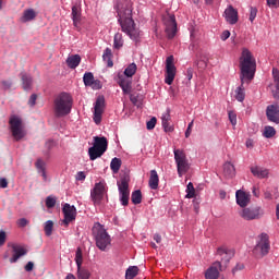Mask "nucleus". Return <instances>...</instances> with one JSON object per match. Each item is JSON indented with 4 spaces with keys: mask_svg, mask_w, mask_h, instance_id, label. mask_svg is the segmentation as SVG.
Instances as JSON below:
<instances>
[{
    "mask_svg": "<svg viewBox=\"0 0 279 279\" xmlns=\"http://www.w3.org/2000/svg\"><path fill=\"white\" fill-rule=\"evenodd\" d=\"M106 110V98L104 96H98L94 104V123L99 125Z\"/></svg>",
    "mask_w": 279,
    "mask_h": 279,
    "instance_id": "11",
    "label": "nucleus"
},
{
    "mask_svg": "<svg viewBox=\"0 0 279 279\" xmlns=\"http://www.w3.org/2000/svg\"><path fill=\"white\" fill-rule=\"evenodd\" d=\"M235 199H236L238 206H240L241 208H245L247 204H250L251 198H250V194H247L242 190H238L235 192Z\"/></svg>",
    "mask_w": 279,
    "mask_h": 279,
    "instance_id": "20",
    "label": "nucleus"
},
{
    "mask_svg": "<svg viewBox=\"0 0 279 279\" xmlns=\"http://www.w3.org/2000/svg\"><path fill=\"white\" fill-rule=\"evenodd\" d=\"M220 38L221 40H228L230 38V31H223Z\"/></svg>",
    "mask_w": 279,
    "mask_h": 279,
    "instance_id": "64",
    "label": "nucleus"
},
{
    "mask_svg": "<svg viewBox=\"0 0 279 279\" xmlns=\"http://www.w3.org/2000/svg\"><path fill=\"white\" fill-rule=\"evenodd\" d=\"M104 154H106L104 150L95 146L88 148L89 160H97V158H101Z\"/></svg>",
    "mask_w": 279,
    "mask_h": 279,
    "instance_id": "27",
    "label": "nucleus"
},
{
    "mask_svg": "<svg viewBox=\"0 0 279 279\" xmlns=\"http://www.w3.org/2000/svg\"><path fill=\"white\" fill-rule=\"evenodd\" d=\"M138 276V267L130 266L125 271L126 279H135Z\"/></svg>",
    "mask_w": 279,
    "mask_h": 279,
    "instance_id": "33",
    "label": "nucleus"
},
{
    "mask_svg": "<svg viewBox=\"0 0 279 279\" xmlns=\"http://www.w3.org/2000/svg\"><path fill=\"white\" fill-rule=\"evenodd\" d=\"M266 117L271 123H279V105H270L266 108Z\"/></svg>",
    "mask_w": 279,
    "mask_h": 279,
    "instance_id": "18",
    "label": "nucleus"
},
{
    "mask_svg": "<svg viewBox=\"0 0 279 279\" xmlns=\"http://www.w3.org/2000/svg\"><path fill=\"white\" fill-rule=\"evenodd\" d=\"M251 173L254 175V178H258L259 180H265V178H269V170L260 166H252Z\"/></svg>",
    "mask_w": 279,
    "mask_h": 279,
    "instance_id": "21",
    "label": "nucleus"
},
{
    "mask_svg": "<svg viewBox=\"0 0 279 279\" xmlns=\"http://www.w3.org/2000/svg\"><path fill=\"white\" fill-rule=\"evenodd\" d=\"M82 62V57L80 54L71 56V69H77Z\"/></svg>",
    "mask_w": 279,
    "mask_h": 279,
    "instance_id": "39",
    "label": "nucleus"
},
{
    "mask_svg": "<svg viewBox=\"0 0 279 279\" xmlns=\"http://www.w3.org/2000/svg\"><path fill=\"white\" fill-rule=\"evenodd\" d=\"M191 132H193V121L189 123L187 129L185 131V138H189L191 136Z\"/></svg>",
    "mask_w": 279,
    "mask_h": 279,
    "instance_id": "60",
    "label": "nucleus"
},
{
    "mask_svg": "<svg viewBox=\"0 0 279 279\" xmlns=\"http://www.w3.org/2000/svg\"><path fill=\"white\" fill-rule=\"evenodd\" d=\"M157 121H158V120L156 119V117H153V118L146 123L147 130H154V128H156Z\"/></svg>",
    "mask_w": 279,
    "mask_h": 279,
    "instance_id": "49",
    "label": "nucleus"
},
{
    "mask_svg": "<svg viewBox=\"0 0 279 279\" xmlns=\"http://www.w3.org/2000/svg\"><path fill=\"white\" fill-rule=\"evenodd\" d=\"M123 47V35L117 33L113 37V49H121Z\"/></svg>",
    "mask_w": 279,
    "mask_h": 279,
    "instance_id": "36",
    "label": "nucleus"
},
{
    "mask_svg": "<svg viewBox=\"0 0 279 279\" xmlns=\"http://www.w3.org/2000/svg\"><path fill=\"white\" fill-rule=\"evenodd\" d=\"M54 117L62 118L66 117L71 112V94L61 93L53 101Z\"/></svg>",
    "mask_w": 279,
    "mask_h": 279,
    "instance_id": "3",
    "label": "nucleus"
},
{
    "mask_svg": "<svg viewBox=\"0 0 279 279\" xmlns=\"http://www.w3.org/2000/svg\"><path fill=\"white\" fill-rule=\"evenodd\" d=\"M117 84L122 88L123 95L132 94V81H130L125 75L119 73L117 78Z\"/></svg>",
    "mask_w": 279,
    "mask_h": 279,
    "instance_id": "15",
    "label": "nucleus"
},
{
    "mask_svg": "<svg viewBox=\"0 0 279 279\" xmlns=\"http://www.w3.org/2000/svg\"><path fill=\"white\" fill-rule=\"evenodd\" d=\"M3 90H10L12 88V81H1Z\"/></svg>",
    "mask_w": 279,
    "mask_h": 279,
    "instance_id": "53",
    "label": "nucleus"
},
{
    "mask_svg": "<svg viewBox=\"0 0 279 279\" xmlns=\"http://www.w3.org/2000/svg\"><path fill=\"white\" fill-rule=\"evenodd\" d=\"M158 184H160V178L158 177V172L156 170H150V177L148 180V186L151 191H157Z\"/></svg>",
    "mask_w": 279,
    "mask_h": 279,
    "instance_id": "26",
    "label": "nucleus"
},
{
    "mask_svg": "<svg viewBox=\"0 0 279 279\" xmlns=\"http://www.w3.org/2000/svg\"><path fill=\"white\" fill-rule=\"evenodd\" d=\"M199 38V36L197 35V31L192 29L191 31V40L192 44L190 45V49H192V51H195V49H197V39Z\"/></svg>",
    "mask_w": 279,
    "mask_h": 279,
    "instance_id": "37",
    "label": "nucleus"
},
{
    "mask_svg": "<svg viewBox=\"0 0 279 279\" xmlns=\"http://www.w3.org/2000/svg\"><path fill=\"white\" fill-rule=\"evenodd\" d=\"M174 160L177 163V171L180 178L189 171V159H186V153L182 149H174Z\"/></svg>",
    "mask_w": 279,
    "mask_h": 279,
    "instance_id": "8",
    "label": "nucleus"
},
{
    "mask_svg": "<svg viewBox=\"0 0 279 279\" xmlns=\"http://www.w3.org/2000/svg\"><path fill=\"white\" fill-rule=\"evenodd\" d=\"M11 133L15 141H21L25 138V129H23V120L21 118L13 116L9 120Z\"/></svg>",
    "mask_w": 279,
    "mask_h": 279,
    "instance_id": "7",
    "label": "nucleus"
},
{
    "mask_svg": "<svg viewBox=\"0 0 279 279\" xmlns=\"http://www.w3.org/2000/svg\"><path fill=\"white\" fill-rule=\"evenodd\" d=\"M121 165H122L121 158L114 157L110 163V169L112 173H119V170L121 169Z\"/></svg>",
    "mask_w": 279,
    "mask_h": 279,
    "instance_id": "34",
    "label": "nucleus"
},
{
    "mask_svg": "<svg viewBox=\"0 0 279 279\" xmlns=\"http://www.w3.org/2000/svg\"><path fill=\"white\" fill-rule=\"evenodd\" d=\"M217 254L218 256H228V254H230V250L226 246H220L217 248Z\"/></svg>",
    "mask_w": 279,
    "mask_h": 279,
    "instance_id": "47",
    "label": "nucleus"
},
{
    "mask_svg": "<svg viewBox=\"0 0 279 279\" xmlns=\"http://www.w3.org/2000/svg\"><path fill=\"white\" fill-rule=\"evenodd\" d=\"M120 195V202L122 206H128L130 204V194H119Z\"/></svg>",
    "mask_w": 279,
    "mask_h": 279,
    "instance_id": "46",
    "label": "nucleus"
},
{
    "mask_svg": "<svg viewBox=\"0 0 279 279\" xmlns=\"http://www.w3.org/2000/svg\"><path fill=\"white\" fill-rule=\"evenodd\" d=\"M44 231H45L46 236H51V234H53V221L52 220H48L45 222Z\"/></svg>",
    "mask_w": 279,
    "mask_h": 279,
    "instance_id": "38",
    "label": "nucleus"
},
{
    "mask_svg": "<svg viewBox=\"0 0 279 279\" xmlns=\"http://www.w3.org/2000/svg\"><path fill=\"white\" fill-rule=\"evenodd\" d=\"M94 90H100L101 88V81L99 80H94L93 84L89 85Z\"/></svg>",
    "mask_w": 279,
    "mask_h": 279,
    "instance_id": "52",
    "label": "nucleus"
},
{
    "mask_svg": "<svg viewBox=\"0 0 279 279\" xmlns=\"http://www.w3.org/2000/svg\"><path fill=\"white\" fill-rule=\"evenodd\" d=\"M57 202H58V197H56L53 195H49V196L46 197V207L54 208Z\"/></svg>",
    "mask_w": 279,
    "mask_h": 279,
    "instance_id": "41",
    "label": "nucleus"
},
{
    "mask_svg": "<svg viewBox=\"0 0 279 279\" xmlns=\"http://www.w3.org/2000/svg\"><path fill=\"white\" fill-rule=\"evenodd\" d=\"M223 173L225 175H227V178H233L235 173L234 165H232L231 162H226L223 165Z\"/></svg>",
    "mask_w": 279,
    "mask_h": 279,
    "instance_id": "32",
    "label": "nucleus"
},
{
    "mask_svg": "<svg viewBox=\"0 0 279 279\" xmlns=\"http://www.w3.org/2000/svg\"><path fill=\"white\" fill-rule=\"evenodd\" d=\"M77 217V209L75 208V206H71V221H75Z\"/></svg>",
    "mask_w": 279,
    "mask_h": 279,
    "instance_id": "58",
    "label": "nucleus"
},
{
    "mask_svg": "<svg viewBox=\"0 0 279 279\" xmlns=\"http://www.w3.org/2000/svg\"><path fill=\"white\" fill-rule=\"evenodd\" d=\"M118 16V23L121 27V32L126 34L131 40L138 43L141 38V29L136 27V22L132 17V0H120L114 7Z\"/></svg>",
    "mask_w": 279,
    "mask_h": 279,
    "instance_id": "1",
    "label": "nucleus"
},
{
    "mask_svg": "<svg viewBox=\"0 0 279 279\" xmlns=\"http://www.w3.org/2000/svg\"><path fill=\"white\" fill-rule=\"evenodd\" d=\"M136 63H131L128 65V68L124 70V77H132L133 75H136Z\"/></svg>",
    "mask_w": 279,
    "mask_h": 279,
    "instance_id": "35",
    "label": "nucleus"
},
{
    "mask_svg": "<svg viewBox=\"0 0 279 279\" xmlns=\"http://www.w3.org/2000/svg\"><path fill=\"white\" fill-rule=\"evenodd\" d=\"M186 77H187L189 84H191V80H193V68H189L186 70Z\"/></svg>",
    "mask_w": 279,
    "mask_h": 279,
    "instance_id": "61",
    "label": "nucleus"
},
{
    "mask_svg": "<svg viewBox=\"0 0 279 279\" xmlns=\"http://www.w3.org/2000/svg\"><path fill=\"white\" fill-rule=\"evenodd\" d=\"M272 76H274V82H275V86H276V92H274V98L275 99H279V70L274 68L272 69Z\"/></svg>",
    "mask_w": 279,
    "mask_h": 279,
    "instance_id": "30",
    "label": "nucleus"
},
{
    "mask_svg": "<svg viewBox=\"0 0 279 279\" xmlns=\"http://www.w3.org/2000/svg\"><path fill=\"white\" fill-rule=\"evenodd\" d=\"M0 189H8V179L0 178Z\"/></svg>",
    "mask_w": 279,
    "mask_h": 279,
    "instance_id": "62",
    "label": "nucleus"
},
{
    "mask_svg": "<svg viewBox=\"0 0 279 279\" xmlns=\"http://www.w3.org/2000/svg\"><path fill=\"white\" fill-rule=\"evenodd\" d=\"M93 147L100 149V151H105V153L108 151V138H106V136H102V137L94 136Z\"/></svg>",
    "mask_w": 279,
    "mask_h": 279,
    "instance_id": "25",
    "label": "nucleus"
},
{
    "mask_svg": "<svg viewBox=\"0 0 279 279\" xmlns=\"http://www.w3.org/2000/svg\"><path fill=\"white\" fill-rule=\"evenodd\" d=\"M106 193H108V190L106 189V181L102 180L95 183L94 189L90 191V198L94 202V206H101V202H104Z\"/></svg>",
    "mask_w": 279,
    "mask_h": 279,
    "instance_id": "6",
    "label": "nucleus"
},
{
    "mask_svg": "<svg viewBox=\"0 0 279 279\" xmlns=\"http://www.w3.org/2000/svg\"><path fill=\"white\" fill-rule=\"evenodd\" d=\"M262 213L263 210L260 209V207L244 208L241 211L240 217H242V219H245V221H254V219L260 218Z\"/></svg>",
    "mask_w": 279,
    "mask_h": 279,
    "instance_id": "14",
    "label": "nucleus"
},
{
    "mask_svg": "<svg viewBox=\"0 0 279 279\" xmlns=\"http://www.w3.org/2000/svg\"><path fill=\"white\" fill-rule=\"evenodd\" d=\"M75 180L77 182H84L86 180V173L84 171L77 172V174L75 175Z\"/></svg>",
    "mask_w": 279,
    "mask_h": 279,
    "instance_id": "51",
    "label": "nucleus"
},
{
    "mask_svg": "<svg viewBox=\"0 0 279 279\" xmlns=\"http://www.w3.org/2000/svg\"><path fill=\"white\" fill-rule=\"evenodd\" d=\"M161 123L167 124L171 123V109H167L165 113L161 116Z\"/></svg>",
    "mask_w": 279,
    "mask_h": 279,
    "instance_id": "44",
    "label": "nucleus"
},
{
    "mask_svg": "<svg viewBox=\"0 0 279 279\" xmlns=\"http://www.w3.org/2000/svg\"><path fill=\"white\" fill-rule=\"evenodd\" d=\"M20 77L22 80V88L24 90H32V87L34 86V78L32 77V75L26 72H22L20 74Z\"/></svg>",
    "mask_w": 279,
    "mask_h": 279,
    "instance_id": "22",
    "label": "nucleus"
},
{
    "mask_svg": "<svg viewBox=\"0 0 279 279\" xmlns=\"http://www.w3.org/2000/svg\"><path fill=\"white\" fill-rule=\"evenodd\" d=\"M74 260H75L76 267H77V278L78 279H90V270H88V268L82 266V263H84V255L82 254L81 247H77Z\"/></svg>",
    "mask_w": 279,
    "mask_h": 279,
    "instance_id": "10",
    "label": "nucleus"
},
{
    "mask_svg": "<svg viewBox=\"0 0 279 279\" xmlns=\"http://www.w3.org/2000/svg\"><path fill=\"white\" fill-rule=\"evenodd\" d=\"M93 236L96 241V246L101 252H106L108 245L112 242L110 239V234H108V231L104 228V226L99 222H96L94 227L92 228Z\"/></svg>",
    "mask_w": 279,
    "mask_h": 279,
    "instance_id": "4",
    "label": "nucleus"
},
{
    "mask_svg": "<svg viewBox=\"0 0 279 279\" xmlns=\"http://www.w3.org/2000/svg\"><path fill=\"white\" fill-rule=\"evenodd\" d=\"M225 19L229 25H236V23H239V11H236L234 7L229 5L225 10Z\"/></svg>",
    "mask_w": 279,
    "mask_h": 279,
    "instance_id": "17",
    "label": "nucleus"
},
{
    "mask_svg": "<svg viewBox=\"0 0 279 279\" xmlns=\"http://www.w3.org/2000/svg\"><path fill=\"white\" fill-rule=\"evenodd\" d=\"M195 64H196V66H198L199 69H206V66H208V63L206 62V61H202V60H197V61H195Z\"/></svg>",
    "mask_w": 279,
    "mask_h": 279,
    "instance_id": "57",
    "label": "nucleus"
},
{
    "mask_svg": "<svg viewBox=\"0 0 279 279\" xmlns=\"http://www.w3.org/2000/svg\"><path fill=\"white\" fill-rule=\"evenodd\" d=\"M12 250H13V256L10 259V263H16L19 258H21V256H25V254H27V250H25V247L17 244H13Z\"/></svg>",
    "mask_w": 279,
    "mask_h": 279,
    "instance_id": "23",
    "label": "nucleus"
},
{
    "mask_svg": "<svg viewBox=\"0 0 279 279\" xmlns=\"http://www.w3.org/2000/svg\"><path fill=\"white\" fill-rule=\"evenodd\" d=\"M173 56H169L166 59V77L165 82L168 84V86H171L173 84V80H175V64H173Z\"/></svg>",
    "mask_w": 279,
    "mask_h": 279,
    "instance_id": "12",
    "label": "nucleus"
},
{
    "mask_svg": "<svg viewBox=\"0 0 279 279\" xmlns=\"http://www.w3.org/2000/svg\"><path fill=\"white\" fill-rule=\"evenodd\" d=\"M257 15H258V9L256 7H250L248 21H251V23H254Z\"/></svg>",
    "mask_w": 279,
    "mask_h": 279,
    "instance_id": "45",
    "label": "nucleus"
},
{
    "mask_svg": "<svg viewBox=\"0 0 279 279\" xmlns=\"http://www.w3.org/2000/svg\"><path fill=\"white\" fill-rule=\"evenodd\" d=\"M240 69H241V85L235 89L236 101H245V87L243 84L245 82H252L254 80V73H256V59L252 56L250 49L244 48L242 50V57L240 58Z\"/></svg>",
    "mask_w": 279,
    "mask_h": 279,
    "instance_id": "2",
    "label": "nucleus"
},
{
    "mask_svg": "<svg viewBox=\"0 0 279 279\" xmlns=\"http://www.w3.org/2000/svg\"><path fill=\"white\" fill-rule=\"evenodd\" d=\"M119 195L130 194V175L123 174L120 181L117 182Z\"/></svg>",
    "mask_w": 279,
    "mask_h": 279,
    "instance_id": "19",
    "label": "nucleus"
},
{
    "mask_svg": "<svg viewBox=\"0 0 279 279\" xmlns=\"http://www.w3.org/2000/svg\"><path fill=\"white\" fill-rule=\"evenodd\" d=\"M264 136L265 138H274L276 136V129L274 126H265Z\"/></svg>",
    "mask_w": 279,
    "mask_h": 279,
    "instance_id": "42",
    "label": "nucleus"
},
{
    "mask_svg": "<svg viewBox=\"0 0 279 279\" xmlns=\"http://www.w3.org/2000/svg\"><path fill=\"white\" fill-rule=\"evenodd\" d=\"M278 1L279 0H267V5L269 8H278Z\"/></svg>",
    "mask_w": 279,
    "mask_h": 279,
    "instance_id": "63",
    "label": "nucleus"
},
{
    "mask_svg": "<svg viewBox=\"0 0 279 279\" xmlns=\"http://www.w3.org/2000/svg\"><path fill=\"white\" fill-rule=\"evenodd\" d=\"M94 80H95V75L92 72H87L83 76V82H84L85 86L93 85Z\"/></svg>",
    "mask_w": 279,
    "mask_h": 279,
    "instance_id": "40",
    "label": "nucleus"
},
{
    "mask_svg": "<svg viewBox=\"0 0 279 279\" xmlns=\"http://www.w3.org/2000/svg\"><path fill=\"white\" fill-rule=\"evenodd\" d=\"M165 132H173L174 128L171 125V122L161 123Z\"/></svg>",
    "mask_w": 279,
    "mask_h": 279,
    "instance_id": "56",
    "label": "nucleus"
},
{
    "mask_svg": "<svg viewBox=\"0 0 279 279\" xmlns=\"http://www.w3.org/2000/svg\"><path fill=\"white\" fill-rule=\"evenodd\" d=\"M130 95V101L133 104V106H138V94L133 93Z\"/></svg>",
    "mask_w": 279,
    "mask_h": 279,
    "instance_id": "50",
    "label": "nucleus"
},
{
    "mask_svg": "<svg viewBox=\"0 0 279 279\" xmlns=\"http://www.w3.org/2000/svg\"><path fill=\"white\" fill-rule=\"evenodd\" d=\"M35 167L38 173H40L41 171H45V161H43V159H37Z\"/></svg>",
    "mask_w": 279,
    "mask_h": 279,
    "instance_id": "48",
    "label": "nucleus"
},
{
    "mask_svg": "<svg viewBox=\"0 0 279 279\" xmlns=\"http://www.w3.org/2000/svg\"><path fill=\"white\" fill-rule=\"evenodd\" d=\"M62 213L64 215V218L60 221V226L69 228V225L71 223V205L69 203H65L63 205Z\"/></svg>",
    "mask_w": 279,
    "mask_h": 279,
    "instance_id": "24",
    "label": "nucleus"
},
{
    "mask_svg": "<svg viewBox=\"0 0 279 279\" xmlns=\"http://www.w3.org/2000/svg\"><path fill=\"white\" fill-rule=\"evenodd\" d=\"M163 25H165V32L167 34V38L169 40L175 38V34H178V23L175 22V15L174 14H167L162 17Z\"/></svg>",
    "mask_w": 279,
    "mask_h": 279,
    "instance_id": "9",
    "label": "nucleus"
},
{
    "mask_svg": "<svg viewBox=\"0 0 279 279\" xmlns=\"http://www.w3.org/2000/svg\"><path fill=\"white\" fill-rule=\"evenodd\" d=\"M72 21L75 29L80 32L82 29V25H84V16H82V5L80 3L72 7Z\"/></svg>",
    "mask_w": 279,
    "mask_h": 279,
    "instance_id": "13",
    "label": "nucleus"
},
{
    "mask_svg": "<svg viewBox=\"0 0 279 279\" xmlns=\"http://www.w3.org/2000/svg\"><path fill=\"white\" fill-rule=\"evenodd\" d=\"M36 99H38V96L36 94H32L28 99V106L34 108V106H36Z\"/></svg>",
    "mask_w": 279,
    "mask_h": 279,
    "instance_id": "54",
    "label": "nucleus"
},
{
    "mask_svg": "<svg viewBox=\"0 0 279 279\" xmlns=\"http://www.w3.org/2000/svg\"><path fill=\"white\" fill-rule=\"evenodd\" d=\"M229 121L232 125H236V113L229 111Z\"/></svg>",
    "mask_w": 279,
    "mask_h": 279,
    "instance_id": "55",
    "label": "nucleus"
},
{
    "mask_svg": "<svg viewBox=\"0 0 279 279\" xmlns=\"http://www.w3.org/2000/svg\"><path fill=\"white\" fill-rule=\"evenodd\" d=\"M36 19V11L34 9H28L23 12L21 17V23H28V21H34Z\"/></svg>",
    "mask_w": 279,
    "mask_h": 279,
    "instance_id": "28",
    "label": "nucleus"
},
{
    "mask_svg": "<svg viewBox=\"0 0 279 279\" xmlns=\"http://www.w3.org/2000/svg\"><path fill=\"white\" fill-rule=\"evenodd\" d=\"M27 223H29V221L25 218H21V219L17 220V226L20 228H25V226H27Z\"/></svg>",
    "mask_w": 279,
    "mask_h": 279,
    "instance_id": "59",
    "label": "nucleus"
},
{
    "mask_svg": "<svg viewBox=\"0 0 279 279\" xmlns=\"http://www.w3.org/2000/svg\"><path fill=\"white\" fill-rule=\"evenodd\" d=\"M131 202L135 206L143 202V193L141 192V190H135L134 192H132Z\"/></svg>",
    "mask_w": 279,
    "mask_h": 279,
    "instance_id": "31",
    "label": "nucleus"
},
{
    "mask_svg": "<svg viewBox=\"0 0 279 279\" xmlns=\"http://www.w3.org/2000/svg\"><path fill=\"white\" fill-rule=\"evenodd\" d=\"M219 271H223L221 262H215L205 272L206 279H219Z\"/></svg>",
    "mask_w": 279,
    "mask_h": 279,
    "instance_id": "16",
    "label": "nucleus"
},
{
    "mask_svg": "<svg viewBox=\"0 0 279 279\" xmlns=\"http://www.w3.org/2000/svg\"><path fill=\"white\" fill-rule=\"evenodd\" d=\"M104 62H107V66L112 69L114 66V62H112V49L106 48L102 54Z\"/></svg>",
    "mask_w": 279,
    "mask_h": 279,
    "instance_id": "29",
    "label": "nucleus"
},
{
    "mask_svg": "<svg viewBox=\"0 0 279 279\" xmlns=\"http://www.w3.org/2000/svg\"><path fill=\"white\" fill-rule=\"evenodd\" d=\"M270 250L271 243L269 242V235L267 233H262L259 235V241L253 250V254H255L257 258H263L264 256H267V254H269Z\"/></svg>",
    "mask_w": 279,
    "mask_h": 279,
    "instance_id": "5",
    "label": "nucleus"
},
{
    "mask_svg": "<svg viewBox=\"0 0 279 279\" xmlns=\"http://www.w3.org/2000/svg\"><path fill=\"white\" fill-rule=\"evenodd\" d=\"M186 193L187 199H193V197H195V186L193 185L192 182L187 184Z\"/></svg>",
    "mask_w": 279,
    "mask_h": 279,
    "instance_id": "43",
    "label": "nucleus"
}]
</instances>
